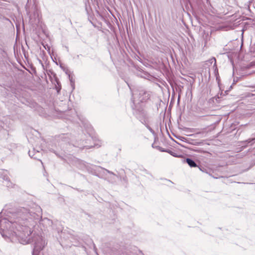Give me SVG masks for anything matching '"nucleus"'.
<instances>
[{"mask_svg":"<svg viewBox=\"0 0 255 255\" xmlns=\"http://www.w3.org/2000/svg\"><path fill=\"white\" fill-rule=\"evenodd\" d=\"M167 150V151H166L167 152L170 153L171 155L172 154V153L173 152L170 150H168V149H166Z\"/></svg>","mask_w":255,"mask_h":255,"instance_id":"ddd939ff","label":"nucleus"},{"mask_svg":"<svg viewBox=\"0 0 255 255\" xmlns=\"http://www.w3.org/2000/svg\"><path fill=\"white\" fill-rule=\"evenodd\" d=\"M255 141V137L254 138H249L248 140L243 141H242V143H249L251 142L252 141Z\"/></svg>","mask_w":255,"mask_h":255,"instance_id":"0eeeda50","label":"nucleus"},{"mask_svg":"<svg viewBox=\"0 0 255 255\" xmlns=\"http://www.w3.org/2000/svg\"><path fill=\"white\" fill-rule=\"evenodd\" d=\"M210 61L211 63H212L213 62H214V65H216V60L215 58H212V59H211L210 60Z\"/></svg>","mask_w":255,"mask_h":255,"instance_id":"9b49d317","label":"nucleus"},{"mask_svg":"<svg viewBox=\"0 0 255 255\" xmlns=\"http://www.w3.org/2000/svg\"><path fill=\"white\" fill-rule=\"evenodd\" d=\"M2 222H3V220L0 221V224H1Z\"/></svg>","mask_w":255,"mask_h":255,"instance_id":"a211bd4d","label":"nucleus"},{"mask_svg":"<svg viewBox=\"0 0 255 255\" xmlns=\"http://www.w3.org/2000/svg\"><path fill=\"white\" fill-rule=\"evenodd\" d=\"M1 128H2V125H1V124H0V129Z\"/></svg>","mask_w":255,"mask_h":255,"instance_id":"f3484780","label":"nucleus"},{"mask_svg":"<svg viewBox=\"0 0 255 255\" xmlns=\"http://www.w3.org/2000/svg\"><path fill=\"white\" fill-rule=\"evenodd\" d=\"M149 96V94L143 90H136L132 93L131 101L135 106L136 104L146 102Z\"/></svg>","mask_w":255,"mask_h":255,"instance_id":"f03ea898","label":"nucleus"},{"mask_svg":"<svg viewBox=\"0 0 255 255\" xmlns=\"http://www.w3.org/2000/svg\"><path fill=\"white\" fill-rule=\"evenodd\" d=\"M28 154L31 157L38 159V158L39 156V155L40 154V152L38 150L35 151L33 148L32 150H29L28 151Z\"/></svg>","mask_w":255,"mask_h":255,"instance_id":"20e7f679","label":"nucleus"},{"mask_svg":"<svg viewBox=\"0 0 255 255\" xmlns=\"http://www.w3.org/2000/svg\"><path fill=\"white\" fill-rule=\"evenodd\" d=\"M62 138H65V139L67 138V137H66V135H63L62 136Z\"/></svg>","mask_w":255,"mask_h":255,"instance_id":"2eb2a0df","label":"nucleus"},{"mask_svg":"<svg viewBox=\"0 0 255 255\" xmlns=\"http://www.w3.org/2000/svg\"><path fill=\"white\" fill-rule=\"evenodd\" d=\"M91 247H92L93 248V249L95 251V253H97V249L96 247V246L94 244V243H93V242L92 241H91Z\"/></svg>","mask_w":255,"mask_h":255,"instance_id":"1a4fd4ad","label":"nucleus"},{"mask_svg":"<svg viewBox=\"0 0 255 255\" xmlns=\"http://www.w3.org/2000/svg\"><path fill=\"white\" fill-rule=\"evenodd\" d=\"M186 162L191 167H194L197 166L195 162L191 158H186Z\"/></svg>","mask_w":255,"mask_h":255,"instance_id":"423d86ee","label":"nucleus"},{"mask_svg":"<svg viewBox=\"0 0 255 255\" xmlns=\"http://www.w3.org/2000/svg\"><path fill=\"white\" fill-rule=\"evenodd\" d=\"M2 178L4 180L3 184L5 186H6L7 187H12V183L10 181L8 177L6 175H3Z\"/></svg>","mask_w":255,"mask_h":255,"instance_id":"39448f33","label":"nucleus"},{"mask_svg":"<svg viewBox=\"0 0 255 255\" xmlns=\"http://www.w3.org/2000/svg\"><path fill=\"white\" fill-rule=\"evenodd\" d=\"M149 123H147V124H143L147 128V129L152 133H154V130L151 128V127L148 125Z\"/></svg>","mask_w":255,"mask_h":255,"instance_id":"6e6552de","label":"nucleus"},{"mask_svg":"<svg viewBox=\"0 0 255 255\" xmlns=\"http://www.w3.org/2000/svg\"><path fill=\"white\" fill-rule=\"evenodd\" d=\"M137 117L143 124H146L147 123H149V117L147 112L143 109L138 111L137 113Z\"/></svg>","mask_w":255,"mask_h":255,"instance_id":"7ed1b4c3","label":"nucleus"},{"mask_svg":"<svg viewBox=\"0 0 255 255\" xmlns=\"http://www.w3.org/2000/svg\"><path fill=\"white\" fill-rule=\"evenodd\" d=\"M77 58H79V55H78L77 56Z\"/></svg>","mask_w":255,"mask_h":255,"instance_id":"6ab92c4d","label":"nucleus"},{"mask_svg":"<svg viewBox=\"0 0 255 255\" xmlns=\"http://www.w3.org/2000/svg\"><path fill=\"white\" fill-rule=\"evenodd\" d=\"M32 216L31 213L26 208L17 209L11 213L7 220L6 228H9L10 233H8L7 235L3 231L1 234L3 237L16 236L19 242L23 245L33 244L32 255H39L40 252L44 248L46 242L39 235H33L31 238L29 237L32 233L29 226L32 219Z\"/></svg>","mask_w":255,"mask_h":255,"instance_id":"f257e3e1","label":"nucleus"},{"mask_svg":"<svg viewBox=\"0 0 255 255\" xmlns=\"http://www.w3.org/2000/svg\"><path fill=\"white\" fill-rule=\"evenodd\" d=\"M97 145H98V147L100 146V145H99L98 144H94V146H93V145L89 146V148H90L91 147H92V146H96Z\"/></svg>","mask_w":255,"mask_h":255,"instance_id":"4468645a","label":"nucleus"},{"mask_svg":"<svg viewBox=\"0 0 255 255\" xmlns=\"http://www.w3.org/2000/svg\"><path fill=\"white\" fill-rule=\"evenodd\" d=\"M171 155H173V156H176V155H175L174 154V153H173V152L172 153V154H171Z\"/></svg>","mask_w":255,"mask_h":255,"instance_id":"dca6fc26","label":"nucleus"},{"mask_svg":"<svg viewBox=\"0 0 255 255\" xmlns=\"http://www.w3.org/2000/svg\"><path fill=\"white\" fill-rule=\"evenodd\" d=\"M106 171L108 173H110V174H111L113 175L114 176H116V174H114V173L113 172H112V171H109V170H107V169H106Z\"/></svg>","mask_w":255,"mask_h":255,"instance_id":"f8f14e48","label":"nucleus"},{"mask_svg":"<svg viewBox=\"0 0 255 255\" xmlns=\"http://www.w3.org/2000/svg\"><path fill=\"white\" fill-rule=\"evenodd\" d=\"M156 148H157L158 150H159L161 152L167 151V150L166 149H164L160 146H156Z\"/></svg>","mask_w":255,"mask_h":255,"instance_id":"9d476101","label":"nucleus"}]
</instances>
